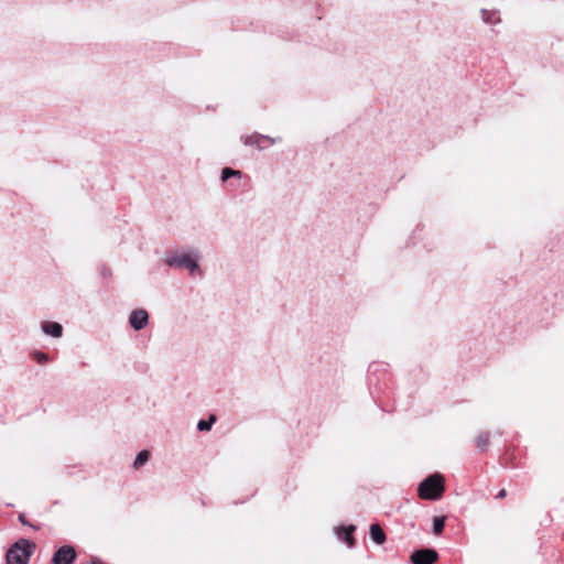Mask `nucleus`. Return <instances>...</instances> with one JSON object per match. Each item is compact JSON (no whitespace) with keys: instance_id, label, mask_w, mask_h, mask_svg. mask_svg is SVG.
I'll return each instance as SVG.
<instances>
[{"instance_id":"10","label":"nucleus","mask_w":564,"mask_h":564,"mask_svg":"<svg viewBox=\"0 0 564 564\" xmlns=\"http://www.w3.org/2000/svg\"><path fill=\"white\" fill-rule=\"evenodd\" d=\"M370 538L376 544H382L386 541V533L379 524L373 523L370 525Z\"/></svg>"},{"instance_id":"16","label":"nucleus","mask_w":564,"mask_h":564,"mask_svg":"<svg viewBox=\"0 0 564 564\" xmlns=\"http://www.w3.org/2000/svg\"><path fill=\"white\" fill-rule=\"evenodd\" d=\"M215 421H216L215 415H212L209 417V420H199L197 423V429L199 431H209L212 429L213 424L215 423Z\"/></svg>"},{"instance_id":"9","label":"nucleus","mask_w":564,"mask_h":564,"mask_svg":"<svg viewBox=\"0 0 564 564\" xmlns=\"http://www.w3.org/2000/svg\"><path fill=\"white\" fill-rule=\"evenodd\" d=\"M261 141H268L269 144H274L275 140L263 134L254 133L252 135H248L245 138L243 142L247 145H257L259 149H263L264 147L261 144Z\"/></svg>"},{"instance_id":"13","label":"nucleus","mask_w":564,"mask_h":564,"mask_svg":"<svg viewBox=\"0 0 564 564\" xmlns=\"http://www.w3.org/2000/svg\"><path fill=\"white\" fill-rule=\"evenodd\" d=\"M149 457H150V454L148 451L143 449V451L139 452L133 462V467L135 469L140 468L149 460Z\"/></svg>"},{"instance_id":"4","label":"nucleus","mask_w":564,"mask_h":564,"mask_svg":"<svg viewBox=\"0 0 564 564\" xmlns=\"http://www.w3.org/2000/svg\"><path fill=\"white\" fill-rule=\"evenodd\" d=\"M76 555V551L72 545H63L54 552L52 564H73Z\"/></svg>"},{"instance_id":"1","label":"nucleus","mask_w":564,"mask_h":564,"mask_svg":"<svg viewBox=\"0 0 564 564\" xmlns=\"http://www.w3.org/2000/svg\"><path fill=\"white\" fill-rule=\"evenodd\" d=\"M35 547V543L28 539L18 540L7 551V564H28Z\"/></svg>"},{"instance_id":"2","label":"nucleus","mask_w":564,"mask_h":564,"mask_svg":"<svg viewBox=\"0 0 564 564\" xmlns=\"http://www.w3.org/2000/svg\"><path fill=\"white\" fill-rule=\"evenodd\" d=\"M419 497L425 500H437L444 492V477L441 474L427 476L417 488Z\"/></svg>"},{"instance_id":"7","label":"nucleus","mask_w":564,"mask_h":564,"mask_svg":"<svg viewBox=\"0 0 564 564\" xmlns=\"http://www.w3.org/2000/svg\"><path fill=\"white\" fill-rule=\"evenodd\" d=\"M41 328L44 334L54 338H59L63 336V326L57 322H43L41 324Z\"/></svg>"},{"instance_id":"19","label":"nucleus","mask_w":564,"mask_h":564,"mask_svg":"<svg viewBox=\"0 0 564 564\" xmlns=\"http://www.w3.org/2000/svg\"><path fill=\"white\" fill-rule=\"evenodd\" d=\"M506 496H507V491H506V489H501V490L497 494L496 498H497V499H502V498H505Z\"/></svg>"},{"instance_id":"20","label":"nucleus","mask_w":564,"mask_h":564,"mask_svg":"<svg viewBox=\"0 0 564 564\" xmlns=\"http://www.w3.org/2000/svg\"><path fill=\"white\" fill-rule=\"evenodd\" d=\"M101 273H102L104 276L110 274V272L108 270H104Z\"/></svg>"},{"instance_id":"3","label":"nucleus","mask_w":564,"mask_h":564,"mask_svg":"<svg viewBox=\"0 0 564 564\" xmlns=\"http://www.w3.org/2000/svg\"><path fill=\"white\" fill-rule=\"evenodd\" d=\"M165 263L174 269H186L192 274L195 271L199 270V265L197 263V260L191 258V256L186 253H171L166 257Z\"/></svg>"},{"instance_id":"6","label":"nucleus","mask_w":564,"mask_h":564,"mask_svg":"<svg viewBox=\"0 0 564 564\" xmlns=\"http://www.w3.org/2000/svg\"><path fill=\"white\" fill-rule=\"evenodd\" d=\"M149 323V314L143 308L133 310L129 316V324L134 330L143 329Z\"/></svg>"},{"instance_id":"11","label":"nucleus","mask_w":564,"mask_h":564,"mask_svg":"<svg viewBox=\"0 0 564 564\" xmlns=\"http://www.w3.org/2000/svg\"><path fill=\"white\" fill-rule=\"evenodd\" d=\"M482 21L488 24H497L500 22L499 11H489L482 9L480 11Z\"/></svg>"},{"instance_id":"18","label":"nucleus","mask_w":564,"mask_h":564,"mask_svg":"<svg viewBox=\"0 0 564 564\" xmlns=\"http://www.w3.org/2000/svg\"><path fill=\"white\" fill-rule=\"evenodd\" d=\"M19 521H20L23 525H30L31 528H33V529H35V530H36V529H39L37 527H35V525L31 524V523L26 520V518H25V516H24L23 513L19 514Z\"/></svg>"},{"instance_id":"15","label":"nucleus","mask_w":564,"mask_h":564,"mask_svg":"<svg viewBox=\"0 0 564 564\" xmlns=\"http://www.w3.org/2000/svg\"><path fill=\"white\" fill-rule=\"evenodd\" d=\"M445 527V518L443 517H435L433 520V532L435 534H441Z\"/></svg>"},{"instance_id":"5","label":"nucleus","mask_w":564,"mask_h":564,"mask_svg":"<svg viewBox=\"0 0 564 564\" xmlns=\"http://www.w3.org/2000/svg\"><path fill=\"white\" fill-rule=\"evenodd\" d=\"M437 558L438 554L433 549H421L411 554L412 564H433Z\"/></svg>"},{"instance_id":"8","label":"nucleus","mask_w":564,"mask_h":564,"mask_svg":"<svg viewBox=\"0 0 564 564\" xmlns=\"http://www.w3.org/2000/svg\"><path fill=\"white\" fill-rule=\"evenodd\" d=\"M355 530V525L339 527L337 530V535L340 540L345 541L349 547H352L355 545V539L352 536Z\"/></svg>"},{"instance_id":"12","label":"nucleus","mask_w":564,"mask_h":564,"mask_svg":"<svg viewBox=\"0 0 564 564\" xmlns=\"http://www.w3.org/2000/svg\"><path fill=\"white\" fill-rule=\"evenodd\" d=\"M477 447L480 452H486L489 447V433L488 432H481L478 434L476 438Z\"/></svg>"},{"instance_id":"17","label":"nucleus","mask_w":564,"mask_h":564,"mask_svg":"<svg viewBox=\"0 0 564 564\" xmlns=\"http://www.w3.org/2000/svg\"><path fill=\"white\" fill-rule=\"evenodd\" d=\"M32 357L40 365H44V364L48 362V360H50L47 354H45L43 351H39V350L34 351L32 354Z\"/></svg>"},{"instance_id":"14","label":"nucleus","mask_w":564,"mask_h":564,"mask_svg":"<svg viewBox=\"0 0 564 564\" xmlns=\"http://www.w3.org/2000/svg\"><path fill=\"white\" fill-rule=\"evenodd\" d=\"M240 175H241V172L238 170H232L230 167H224L221 170V181L223 182H226L228 178L234 177V176L240 177Z\"/></svg>"}]
</instances>
